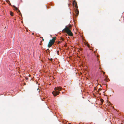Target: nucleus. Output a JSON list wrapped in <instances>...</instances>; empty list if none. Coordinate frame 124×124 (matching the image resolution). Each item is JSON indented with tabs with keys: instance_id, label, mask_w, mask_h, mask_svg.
I'll list each match as a JSON object with an SVG mask.
<instances>
[{
	"instance_id": "3",
	"label": "nucleus",
	"mask_w": 124,
	"mask_h": 124,
	"mask_svg": "<svg viewBox=\"0 0 124 124\" xmlns=\"http://www.w3.org/2000/svg\"><path fill=\"white\" fill-rule=\"evenodd\" d=\"M54 42L52 40H50V41L48 44V47H50L52 45L54 44Z\"/></svg>"
},
{
	"instance_id": "11",
	"label": "nucleus",
	"mask_w": 124,
	"mask_h": 124,
	"mask_svg": "<svg viewBox=\"0 0 124 124\" xmlns=\"http://www.w3.org/2000/svg\"><path fill=\"white\" fill-rule=\"evenodd\" d=\"M10 15L12 16H13V13L11 11H10Z\"/></svg>"
},
{
	"instance_id": "1",
	"label": "nucleus",
	"mask_w": 124,
	"mask_h": 124,
	"mask_svg": "<svg viewBox=\"0 0 124 124\" xmlns=\"http://www.w3.org/2000/svg\"><path fill=\"white\" fill-rule=\"evenodd\" d=\"M54 89L55 90L53 91L52 92V93L54 96H55L58 95L60 93L59 92L57 91L56 90L58 91L61 90L62 89V88L61 87H55Z\"/></svg>"
},
{
	"instance_id": "10",
	"label": "nucleus",
	"mask_w": 124,
	"mask_h": 124,
	"mask_svg": "<svg viewBox=\"0 0 124 124\" xmlns=\"http://www.w3.org/2000/svg\"><path fill=\"white\" fill-rule=\"evenodd\" d=\"M6 1L9 4V5H11V3H10V2L8 0H6Z\"/></svg>"
},
{
	"instance_id": "25",
	"label": "nucleus",
	"mask_w": 124,
	"mask_h": 124,
	"mask_svg": "<svg viewBox=\"0 0 124 124\" xmlns=\"http://www.w3.org/2000/svg\"><path fill=\"white\" fill-rule=\"evenodd\" d=\"M40 45H41V43H40Z\"/></svg>"
},
{
	"instance_id": "4",
	"label": "nucleus",
	"mask_w": 124,
	"mask_h": 124,
	"mask_svg": "<svg viewBox=\"0 0 124 124\" xmlns=\"http://www.w3.org/2000/svg\"><path fill=\"white\" fill-rule=\"evenodd\" d=\"M64 32H66L67 33L68 35L72 36H73V34L71 32V31H64Z\"/></svg>"
},
{
	"instance_id": "6",
	"label": "nucleus",
	"mask_w": 124,
	"mask_h": 124,
	"mask_svg": "<svg viewBox=\"0 0 124 124\" xmlns=\"http://www.w3.org/2000/svg\"><path fill=\"white\" fill-rule=\"evenodd\" d=\"M75 12L77 14V16L79 14V11L77 9H76V10H75Z\"/></svg>"
},
{
	"instance_id": "17",
	"label": "nucleus",
	"mask_w": 124,
	"mask_h": 124,
	"mask_svg": "<svg viewBox=\"0 0 124 124\" xmlns=\"http://www.w3.org/2000/svg\"><path fill=\"white\" fill-rule=\"evenodd\" d=\"M79 49L81 51L82 50V48H80Z\"/></svg>"
},
{
	"instance_id": "22",
	"label": "nucleus",
	"mask_w": 124,
	"mask_h": 124,
	"mask_svg": "<svg viewBox=\"0 0 124 124\" xmlns=\"http://www.w3.org/2000/svg\"><path fill=\"white\" fill-rule=\"evenodd\" d=\"M43 99H46V98H43Z\"/></svg>"
},
{
	"instance_id": "26",
	"label": "nucleus",
	"mask_w": 124,
	"mask_h": 124,
	"mask_svg": "<svg viewBox=\"0 0 124 124\" xmlns=\"http://www.w3.org/2000/svg\"><path fill=\"white\" fill-rule=\"evenodd\" d=\"M40 42H41V43L42 42V41H41Z\"/></svg>"
},
{
	"instance_id": "15",
	"label": "nucleus",
	"mask_w": 124,
	"mask_h": 124,
	"mask_svg": "<svg viewBox=\"0 0 124 124\" xmlns=\"http://www.w3.org/2000/svg\"><path fill=\"white\" fill-rule=\"evenodd\" d=\"M40 38H43V37H40ZM42 41H44V39H42Z\"/></svg>"
},
{
	"instance_id": "16",
	"label": "nucleus",
	"mask_w": 124,
	"mask_h": 124,
	"mask_svg": "<svg viewBox=\"0 0 124 124\" xmlns=\"http://www.w3.org/2000/svg\"><path fill=\"white\" fill-rule=\"evenodd\" d=\"M62 42L61 41H59L58 42V43L59 44L61 42Z\"/></svg>"
},
{
	"instance_id": "19",
	"label": "nucleus",
	"mask_w": 124,
	"mask_h": 124,
	"mask_svg": "<svg viewBox=\"0 0 124 124\" xmlns=\"http://www.w3.org/2000/svg\"><path fill=\"white\" fill-rule=\"evenodd\" d=\"M59 52V51H57V52L58 53H58Z\"/></svg>"
},
{
	"instance_id": "8",
	"label": "nucleus",
	"mask_w": 124,
	"mask_h": 124,
	"mask_svg": "<svg viewBox=\"0 0 124 124\" xmlns=\"http://www.w3.org/2000/svg\"><path fill=\"white\" fill-rule=\"evenodd\" d=\"M122 19V18L121 17H120L117 20V22L118 23H119V22H120V21H121L120 20V19Z\"/></svg>"
},
{
	"instance_id": "20",
	"label": "nucleus",
	"mask_w": 124,
	"mask_h": 124,
	"mask_svg": "<svg viewBox=\"0 0 124 124\" xmlns=\"http://www.w3.org/2000/svg\"><path fill=\"white\" fill-rule=\"evenodd\" d=\"M103 74H105V72H103Z\"/></svg>"
},
{
	"instance_id": "24",
	"label": "nucleus",
	"mask_w": 124,
	"mask_h": 124,
	"mask_svg": "<svg viewBox=\"0 0 124 124\" xmlns=\"http://www.w3.org/2000/svg\"><path fill=\"white\" fill-rule=\"evenodd\" d=\"M75 4V3H74V5Z\"/></svg>"
},
{
	"instance_id": "12",
	"label": "nucleus",
	"mask_w": 124,
	"mask_h": 124,
	"mask_svg": "<svg viewBox=\"0 0 124 124\" xmlns=\"http://www.w3.org/2000/svg\"><path fill=\"white\" fill-rule=\"evenodd\" d=\"M101 103L102 104L103 102V100L102 99H101L100 100Z\"/></svg>"
},
{
	"instance_id": "13",
	"label": "nucleus",
	"mask_w": 124,
	"mask_h": 124,
	"mask_svg": "<svg viewBox=\"0 0 124 124\" xmlns=\"http://www.w3.org/2000/svg\"><path fill=\"white\" fill-rule=\"evenodd\" d=\"M49 60L51 61H52L53 60V59L52 58H50V59H49Z\"/></svg>"
},
{
	"instance_id": "9",
	"label": "nucleus",
	"mask_w": 124,
	"mask_h": 124,
	"mask_svg": "<svg viewBox=\"0 0 124 124\" xmlns=\"http://www.w3.org/2000/svg\"><path fill=\"white\" fill-rule=\"evenodd\" d=\"M56 37H54L53 38V39H51V40H52L54 42H55V40L56 39Z\"/></svg>"
},
{
	"instance_id": "27",
	"label": "nucleus",
	"mask_w": 124,
	"mask_h": 124,
	"mask_svg": "<svg viewBox=\"0 0 124 124\" xmlns=\"http://www.w3.org/2000/svg\"><path fill=\"white\" fill-rule=\"evenodd\" d=\"M99 69H100V67L99 68Z\"/></svg>"
},
{
	"instance_id": "23",
	"label": "nucleus",
	"mask_w": 124,
	"mask_h": 124,
	"mask_svg": "<svg viewBox=\"0 0 124 124\" xmlns=\"http://www.w3.org/2000/svg\"><path fill=\"white\" fill-rule=\"evenodd\" d=\"M34 34V33H32V34Z\"/></svg>"
},
{
	"instance_id": "18",
	"label": "nucleus",
	"mask_w": 124,
	"mask_h": 124,
	"mask_svg": "<svg viewBox=\"0 0 124 124\" xmlns=\"http://www.w3.org/2000/svg\"><path fill=\"white\" fill-rule=\"evenodd\" d=\"M101 90H100V89H98L97 91L98 92H99V91Z\"/></svg>"
},
{
	"instance_id": "21",
	"label": "nucleus",
	"mask_w": 124,
	"mask_h": 124,
	"mask_svg": "<svg viewBox=\"0 0 124 124\" xmlns=\"http://www.w3.org/2000/svg\"><path fill=\"white\" fill-rule=\"evenodd\" d=\"M29 77H30L31 76V75H30V74L29 75Z\"/></svg>"
},
{
	"instance_id": "5",
	"label": "nucleus",
	"mask_w": 124,
	"mask_h": 124,
	"mask_svg": "<svg viewBox=\"0 0 124 124\" xmlns=\"http://www.w3.org/2000/svg\"><path fill=\"white\" fill-rule=\"evenodd\" d=\"M74 3H75V7L76 8V9H77L78 7V5H77V3L75 1H73V4L74 5Z\"/></svg>"
},
{
	"instance_id": "7",
	"label": "nucleus",
	"mask_w": 124,
	"mask_h": 124,
	"mask_svg": "<svg viewBox=\"0 0 124 124\" xmlns=\"http://www.w3.org/2000/svg\"><path fill=\"white\" fill-rule=\"evenodd\" d=\"M13 7H14V8H15V9H16V11H17V12H20V11L19 10L18 8H16V7L15 6H13Z\"/></svg>"
},
{
	"instance_id": "14",
	"label": "nucleus",
	"mask_w": 124,
	"mask_h": 124,
	"mask_svg": "<svg viewBox=\"0 0 124 124\" xmlns=\"http://www.w3.org/2000/svg\"><path fill=\"white\" fill-rule=\"evenodd\" d=\"M61 39L62 40H64V39L62 38H61Z\"/></svg>"
},
{
	"instance_id": "2",
	"label": "nucleus",
	"mask_w": 124,
	"mask_h": 124,
	"mask_svg": "<svg viewBox=\"0 0 124 124\" xmlns=\"http://www.w3.org/2000/svg\"><path fill=\"white\" fill-rule=\"evenodd\" d=\"M71 26L70 25H69L66 26L65 28L62 31H71L72 30Z\"/></svg>"
}]
</instances>
